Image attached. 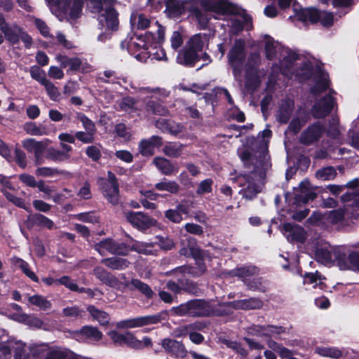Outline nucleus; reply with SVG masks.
<instances>
[{
    "label": "nucleus",
    "mask_w": 359,
    "mask_h": 359,
    "mask_svg": "<svg viewBox=\"0 0 359 359\" xmlns=\"http://www.w3.org/2000/svg\"><path fill=\"white\" fill-rule=\"evenodd\" d=\"M200 4L205 11L213 12L215 19H225L226 16L231 15V26L236 31L251 27V18L226 0H201Z\"/></svg>",
    "instance_id": "nucleus-1"
},
{
    "label": "nucleus",
    "mask_w": 359,
    "mask_h": 359,
    "mask_svg": "<svg viewBox=\"0 0 359 359\" xmlns=\"http://www.w3.org/2000/svg\"><path fill=\"white\" fill-rule=\"evenodd\" d=\"M153 39V34L148 32L144 35L135 36L132 38L129 44L123 41L121 46L123 49L127 48L131 55L142 62H145L151 56L152 59L157 60H166V55L163 49H157L154 53L150 50Z\"/></svg>",
    "instance_id": "nucleus-2"
},
{
    "label": "nucleus",
    "mask_w": 359,
    "mask_h": 359,
    "mask_svg": "<svg viewBox=\"0 0 359 359\" xmlns=\"http://www.w3.org/2000/svg\"><path fill=\"white\" fill-rule=\"evenodd\" d=\"M210 37L206 34H196L187 43V48L179 53L177 61L184 65H193L198 60V52L208 45Z\"/></svg>",
    "instance_id": "nucleus-3"
},
{
    "label": "nucleus",
    "mask_w": 359,
    "mask_h": 359,
    "mask_svg": "<svg viewBox=\"0 0 359 359\" xmlns=\"http://www.w3.org/2000/svg\"><path fill=\"white\" fill-rule=\"evenodd\" d=\"M54 13L60 20L69 16L77 18L82 11V0H46Z\"/></svg>",
    "instance_id": "nucleus-4"
},
{
    "label": "nucleus",
    "mask_w": 359,
    "mask_h": 359,
    "mask_svg": "<svg viewBox=\"0 0 359 359\" xmlns=\"http://www.w3.org/2000/svg\"><path fill=\"white\" fill-rule=\"evenodd\" d=\"M177 316H189L192 317H203L211 315L214 311L212 306L201 299L189 301L172 309Z\"/></svg>",
    "instance_id": "nucleus-5"
},
{
    "label": "nucleus",
    "mask_w": 359,
    "mask_h": 359,
    "mask_svg": "<svg viewBox=\"0 0 359 359\" xmlns=\"http://www.w3.org/2000/svg\"><path fill=\"white\" fill-rule=\"evenodd\" d=\"M334 257L340 270L359 272V252L340 248L334 250Z\"/></svg>",
    "instance_id": "nucleus-6"
},
{
    "label": "nucleus",
    "mask_w": 359,
    "mask_h": 359,
    "mask_svg": "<svg viewBox=\"0 0 359 359\" xmlns=\"http://www.w3.org/2000/svg\"><path fill=\"white\" fill-rule=\"evenodd\" d=\"M296 18L303 22H320L325 27L331 26L333 23V15L331 13L320 12L313 8L299 10L296 13Z\"/></svg>",
    "instance_id": "nucleus-7"
},
{
    "label": "nucleus",
    "mask_w": 359,
    "mask_h": 359,
    "mask_svg": "<svg viewBox=\"0 0 359 359\" xmlns=\"http://www.w3.org/2000/svg\"><path fill=\"white\" fill-rule=\"evenodd\" d=\"M95 249L101 255H105L107 252L114 255H126L130 251L128 247L125 244L115 242L111 238H107L96 243L95 245Z\"/></svg>",
    "instance_id": "nucleus-8"
},
{
    "label": "nucleus",
    "mask_w": 359,
    "mask_h": 359,
    "mask_svg": "<svg viewBox=\"0 0 359 359\" xmlns=\"http://www.w3.org/2000/svg\"><path fill=\"white\" fill-rule=\"evenodd\" d=\"M198 0L180 1L165 0V12L170 18H176L187 11L190 12L192 6L196 4Z\"/></svg>",
    "instance_id": "nucleus-9"
},
{
    "label": "nucleus",
    "mask_w": 359,
    "mask_h": 359,
    "mask_svg": "<svg viewBox=\"0 0 359 359\" xmlns=\"http://www.w3.org/2000/svg\"><path fill=\"white\" fill-rule=\"evenodd\" d=\"M265 50L266 56L269 60L277 57L278 53L280 54V56L278 57L279 59H280L281 57L284 58L287 57V60H288L290 62L296 59L295 53H290L289 50L282 48L279 43H275L273 40L269 37L266 39Z\"/></svg>",
    "instance_id": "nucleus-10"
},
{
    "label": "nucleus",
    "mask_w": 359,
    "mask_h": 359,
    "mask_svg": "<svg viewBox=\"0 0 359 359\" xmlns=\"http://www.w3.org/2000/svg\"><path fill=\"white\" fill-rule=\"evenodd\" d=\"M124 216L131 225L141 230L147 229L156 224V221L142 212L126 211Z\"/></svg>",
    "instance_id": "nucleus-11"
},
{
    "label": "nucleus",
    "mask_w": 359,
    "mask_h": 359,
    "mask_svg": "<svg viewBox=\"0 0 359 359\" xmlns=\"http://www.w3.org/2000/svg\"><path fill=\"white\" fill-rule=\"evenodd\" d=\"M115 0H104L105 8L98 17L99 22L102 27L112 30L118 27V13L111 6H107V4H111Z\"/></svg>",
    "instance_id": "nucleus-12"
},
{
    "label": "nucleus",
    "mask_w": 359,
    "mask_h": 359,
    "mask_svg": "<svg viewBox=\"0 0 359 359\" xmlns=\"http://www.w3.org/2000/svg\"><path fill=\"white\" fill-rule=\"evenodd\" d=\"M48 142V140H45L43 142H39L34 139L28 138L23 140L22 144L27 151L34 154L35 163L36 164L39 165L43 163V154Z\"/></svg>",
    "instance_id": "nucleus-13"
},
{
    "label": "nucleus",
    "mask_w": 359,
    "mask_h": 359,
    "mask_svg": "<svg viewBox=\"0 0 359 359\" xmlns=\"http://www.w3.org/2000/svg\"><path fill=\"white\" fill-rule=\"evenodd\" d=\"M244 47V41L238 40L229 54V61L233 68L235 76H237V74L240 72V65L242 64L245 57Z\"/></svg>",
    "instance_id": "nucleus-14"
},
{
    "label": "nucleus",
    "mask_w": 359,
    "mask_h": 359,
    "mask_svg": "<svg viewBox=\"0 0 359 359\" xmlns=\"http://www.w3.org/2000/svg\"><path fill=\"white\" fill-rule=\"evenodd\" d=\"M156 322L157 318L155 316H142L118 321L116 323V327L118 329H131L140 327Z\"/></svg>",
    "instance_id": "nucleus-15"
},
{
    "label": "nucleus",
    "mask_w": 359,
    "mask_h": 359,
    "mask_svg": "<svg viewBox=\"0 0 359 359\" xmlns=\"http://www.w3.org/2000/svg\"><path fill=\"white\" fill-rule=\"evenodd\" d=\"M294 195V200L297 204H306L316 197L308 180H304L299 184V188L295 189Z\"/></svg>",
    "instance_id": "nucleus-16"
},
{
    "label": "nucleus",
    "mask_w": 359,
    "mask_h": 359,
    "mask_svg": "<svg viewBox=\"0 0 359 359\" xmlns=\"http://www.w3.org/2000/svg\"><path fill=\"white\" fill-rule=\"evenodd\" d=\"M239 182L244 188L241 191L243 196L252 199L260 191L259 187L255 183V179L250 175H243L238 177Z\"/></svg>",
    "instance_id": "nucleus-17"
},
{
    "label": "nucleus",
    "mask_w": 359,
    "mask_h": 359,
    "mask_svg": "<svg viewBox=\"0 0 359 359\" xmlns=\"http://www.w3.org/2000/svg\"><path fill=\"white\" fill-rule=\"evenodd\" d=\"M72 335L77 341H99L102 338V333L97 327L90 325L83 326L81 330L74 331Z\"/></svg>",
    "instance_id": "nucleus-18"
},
{
    "label": "nucleus",
    "mask_w": 359,
    "mask_h": 359,
    "mask_svg": "<svg viewBox=\"0 0 359 359\" xmlns=\"http://www.w3.org/2000/svg\"><path fill=\"white\" fill-rule=\"evenodd\" d=\"M336 249H340V247H330L325 245L316 251V260L325 266H332L336 264L334 252Z\"/></svg>",
    "instance_id": "nucleus-19"
},
{
    "label": "nucleus",
    "mask_w": 359,
    "mask_h": 359,
    "mask_svg": "<svg viewBox=\"0 0 359 359\" xmlns=\"http://www.w3.org/2000/svg\"><path fill=\"white\" fill-rule=\"evenodd\" d=\"M222 306L235 309L248 310L260 309L263 306V303L258 298H250L224 303Z\"/></svg>",
    "instance_id": "nucleus-20"
},
{
    "label": "nucleus",
    "mask_w": 359,
    "mask_h": 359,
    "mask_svg": "<svg viewBox=\"0 0 359 359\" xmlns=\"http://www.w3.org/2000/svg\"><path fill=\"white\" fill-rule=\"evenodd\" d=\"M283 232L287 241L303 242L306 238V233L302 227L296 224L286 223L283 224Z\"/></svg>",
    "instance_id": "nucleus-21"
},
{
    "label": "nucleus",
    "mask_w": 359,
    "mask_h": 359,
    "mask_svg": "<svg viewBox=\"0 0 359 359\" xmlns=\"http://www.w3.org/2000/svg\"><path fill=\"white\" fill-rule=\"evenodd\" d=\"M162 145V140L158 136H151L149 139L142 140L139 144V151L142 156H150L154 154V149Z\"/></svg>",
    "instance_id": "nucleus-22"
},
{
    "label": "nucleus",
    "mask_w": 359,
    "mask_h": 359,
    "mask_svg": "<svg viewBox=\"0 0 359 359\" xmlns=\"http://www.w3.org/2000/svg\"><path fill=\"white\" fill-rule=\"evenodd\" d=\"M334 102L330 95L325 96L318 101L313 108V114L316 118H323L327 115L333 107Z\"/></svg>",
    "instance_id": "nucleus-23"
},
{
    "label": "nucleus",
    "mask_w": 359,
    "mask_h": 359,
    "mask_svg": "<svg viewBox=\"0 0 359 359\" xmlns=\"http://www.w3.org/2000/svg\"><path fill=\"white\" fill-rule=\"evenodd\" d=\"M163 348L169 353L177 357H183L186 354V348L184 344L172 339H164L162 340Z\"/></svg>",
    "instance_id": "nucleus-24"
},
{
    "label": "nucleus",
    "mask_w": 359,
    "mask_h": 359,
    "mask_svg": "<svg viewBox=\"0 0 359 359\" xmlns=\"http://www.w3.org/2000/svg\"><path fill=\"white\" fill-rule=\"evenodd\" d=\"M293 108L294 102L292 100H285L283 101L277 111V121L280 123H286L291 116Z\"/></svg>",
    "instance_id": "nucleus-25"
},
{
    "label": "nucleus",
    "mask_w": 359,
    "mask_h": 359,
    "mask_svg": "<svg viewBox=\"0 0 359 359\" xmlns=\"http://www.w3.org/2000/svg\"><path fill=\"white\" fill-rule=\"evenodd\" d=\"M323 133L322 126L318 124H314L309 127L301 136V142L304 144H311L317 140Z\"/></svg>",
    "instance_id": "nucleus-26"
},
{
    "label": "nucleus",
    "mask_w": 359,
    "mask_h": 359,
    "mask_svg": "<svg viewBox=\"0 0 359 359\" xmlns=\"http://www.w3.org/2000/svg\"><path fill=\"white\" fill-rule=\"evenodd\" d=\"M102 192L104 198L113 205L119 203L118 184H104L102 187Z\"/></svg>",
    "instance_id": "nucleus-27"
},
{
    "label": "nucleus",
    "mask_w": 359,
    "mask_h": 359,
    "mask_svg": "<svg viewBox=\"0 0 359 359\" xmlns=\"http://www.w3.org/2000/svg\"><path fill=\"white\" fill-rule=\"evenodd\" d=\"M258 269L254 266H247L236 268L230 271L232 276H237L243 281L250 280L252 277L258 274Z\"/></svg>",
    "instance_id": "nucleus-28"
},
{
    "label": "nucleus",
    "mask_w": 359,
    "mask_h": 359,
    "mask_svg": "<svg viewBox=\"0 0 359 359\" xmlns=\"http://www.w3.org/2000/svg\"><path fill=\"white\" fill-rule=\"evenodd\" d=\"M1 32L4 34L6 39L12 44H16L20 41V36L23 29L16 25L10 26L6 25Z\"/></svg>",
    "instance_id": "nucleus-29"
},
{
    "label": "nucleus",
    "mask_w": 359,
    "mask_h": 359,
    "mask_svg": "<svg viewBox=\"0 0 359 359\" xmlns=\"http://www.w3.org/2000/svg\"><path fill=\"white\" fill-rule=\"evenodd\" d=\"M153 163L163 175H170L174 172H177V169L175 168L171 162L163 157L154 158Z\"/></svg>",
    "instance_id": "nucleus-30"
},
{
    "label": "nucleus",
    "mask_w": 359,
    "mask_h": 359,
    "mask_svg": "<svg viewBox=\"0 0 359 359\" xmlns=\"http://www.w3.org/2000/svg\"><path fill=\"white\" fill-rule=\"evenodd\" d=\"M180 255L184 256H191L196 261V264L198 265L200 271L203 272L205 271V268L202 263L201 262V259L204 258V253L198 248L191 247V248H182L180 251Z\"/></svg>",
    "instance_id": "nucleus-31"
},
{
    "label": "nucleus",
    "mask_w": 359,
    "mask_h": 359,
    "mask_svg": "<svg viewBox=\"0 0 359 359\" xmlns=\"http://www.w3.org/2000/svg\"><path fill=\"white\" fill-rule=\"evenodd\" d=\"M94 275L100 280L102 283L110 287H117L118 280L117 279L109 273L105 269L102 267H96L94 269Z\"/></svg>",
    "instance_id": "nucleus-32"
},
{
    "label": "nucleus",
    "mask_w": 359,
    "mask_h": 359,
    "mask_svg": "<svg viewBox=\"0 0 359 359\" xmlns=\"http://www.w3.org/2000/svg\"><path fill=\"white\" fill-rule=\"evenodd\" d=\"M87 311L89 312L93 319L97 321L100 325H107L109 323L110 317L107 312L100 310L93 305L88 306Z\"/></svg>",
    "instance_id": "nucleus-33"
},
{
    "label": "nucleus",
    "mask_w": 359,
    "mask_h": 359,
    "mask_svg": "<svg viewBox=\"0 0 359 359\" xmlns=\"http://www.w3.org/2000/svg\"><path fill=\"white\" fill-rule=\"evenodd\" d=\"M271 137V131L269 128L264 129L257 136V141L259 142V147L263 155V160L260 161V165L262 167H264V161L266 160V151Z\"/></svg>",
    "instance_id": "nucleus-34"
},
{
    "label": "nucleus",
    "mask_w": 359,
    "mask_h": 359,
    "mask_svg": "<svg viewBox=\"0 0 359 359\" xmlns=\"http://www.w3.org/2000/svg\"><path fill=\"white\" fill-rule=\"evenodd\" d=\"M120 110L133 113L140 109V104L138 101L131 97H123L118 104Z\"/></svg>",
    "instance_id": "nucleus-35"
},
{
    "label": "nucleus",
    "mask_w": 359,
    "mask_h": 359,
    "mask_svg": "<svg viewBox=\"0 0 359 359\" xmlns=\"http://www.w3.org/2000/svg\"><path fill=\"white\" fill-rule=\"evenodd\" d=\"M27 222H30L32 225H36L41 227H46L48 229L54 228L53 222L43 215L36 214L29 216Z\"/></svg>",
    "instance_id": "nucleus-36"
},
{
    "label": "nucleus",
    "mask_w": 359,
    "mask_h": 359,
    "mask_svg": "<svg viewBox=\"0 0 359 359\" xmlns=\"http://www.w3.org/2000/svg\"><path fill=\"white\" fill-rule=\"evenodd\" d=\"M24 130L30 135L42 136L48 134V130L43 124L36 125L35 123H27L23 127Z\"/></svg>",
    "instance_id": "nucleus-37"
},
{
    "label": "nucleus",
    "mask_w": 359,
    "mask_h": 359,
    "mask_svg": "<svg viewBox=\"0 0 359 359\" xmlns=\"http://www.w3.org/2000/svg\"><path fill=\"white\" fill-rule=\"evenodd\" d=\"M102 263L107 267L115 270L125 269L129 265V262L126 259L120 257L104 259L102 260Z\"/></svg>",
    "instance_id": "nucleus-38"
},
{
    "label": "nucleus",
    "mask_w": 359,
    "mask_h": 359,
    "mask_svg": "<svg viewBox=\"0 0 359 359\" xmlns=\"http://www.w3.org/2000/svg\"><path fill=\"white\" fill-rule=\"evenodd\" d=\"M130 23L133 29H144L149 27L150 20L144 14L133 13L130 17Z\"/></svg>",
    "instance_id": "nucleus-39"
},
{
    "label": "nucleus",
    "mask_w": 359,
    "mask_h": 359,
    "mask_svg": "<svg viewBox=\"0 0 359 359\" xmlns=\"http://www.w3.org/2000/svg\"><path fill=\"white\" fill-rule=\"evenodd\" d=\"M30 304L37 306L40 310L46 311L51 308L52 304L45 297L40 294H34L28 297Z\"/></svg>",
    "instance_id": "nucleus-40"
},
{
    "label": "nucleus",
    "mask_w": 359,
    "mask_h": 359,
    "mask_svg": "<svg viewBox=\"0 0 359 359\" xmlns=\"http://www.w3.org/2000/svg\"><path fill=\"white\" fill-rule=\"evenodd\" d=\"M46 158L55 162H62L68 160L70 155L53 147H50L46 151Z\"/></svg>",
    "instance_id": "nucleus-41"
},
{
    "label": "nucleus",
    "mask_w": 359,
    "mask_h": 359,
    "mask_svg": "<svg viewBox=\"0 0 359 359\" xmlns=\"http://www.w3.org/2000/svg\"><path fill=\"white\" fill-rule=\"evenodd\" d=\"M131 249L144 255H154L156 250L152 243L135 242Z\"/></svg>",
    "instance_id": "nucleus-42"
},
{
    "label": "nucleus",
    "mask_w": 359,
    "mask_h": 359,
    "mask_svg": "<svg viewBox=\"0 0 359 359\" xmlns=\"http://www.w3.org/2000/svg\"><path fill=\"white\" fill-rule=\"evenodd\" d=\"M323 278L318 273H306L304 278V284L312 285L313 288H320V290L324 289V283Z\"/></svg>",
    "instance_id": "nucleus-43"
},
{
    "label": "nucleus",
    "mask_w": 359,
    "mask_h": 359,
    "mask_svg": "<svg viewBox=\"0 0 359 359\" xmlns=\"http://www.w3.org/2000/svg\"><path fill=\"white\" fill-rule=\"evenodd\" d=\"M315 353L323 356L329 357L334 359L339 358L342 355V352L337 348L332 347H316Z\"/></svg>",
    "instance_id": "nucleus-44"
},
{
    "label": "nucleus",
    "mask_w": 359,
    "mask_h": 359,
    "mask_svg": "<svg viewBox=\"0 0 359 359\" xmlns=\"http://www.w3.org/2000/svg\"><path fill=\"white\" fill-rule=\"evenodd\" d=\"M183 149V145L179 142H170L163 147V153L172 158L178 157L181 155Z\"/></svg>",
    "instance_id": "nucleus-45"
},
{
    "label": "nucleus",
    "mask_w": 359,
    "mask_h": 359,
    "mask_svg": "<svg viewBox=\"0 0 359 359\" xmlns=\"http://www.w3.org/2000/svg\"><path fill=\"white\" fill-rule=\"evenodd\" d=\"M155 187L158 191H166L170 194H176L180 189V187L177 182L165 179L156 184Z\"/></svg>",
    "instance_id": "nucleus-46"
},
{
    "label": "nucleus",
    "mask_w": 359,
    "mask_h": 359,
    "mask_svg": "<svg viewBox=\"0 0 359 359\" xmlns=\"http://www.w3.org/2000/svg\"><path fill=\"white\" fill-rule=\"evenodd\" d=\"M29 73L31 77L42 86L49 81L46 77V72L36 65L30 67Z\"/></svg>",
    "instance_id": "nucleus-47"
},
{
    "label": "nucleus",
    "mask_w": 359,
    "mask_h": 359,
    "mask_svg": "<svg viewBox=\"0 0 359 359\" xmlns=\"http://www.w3.org/2000/svg\"><path fill=\"white\" fill-rule=\"evenodd\" d=\"M13 263L16 266L20 268L23 273L31 280L34 282L39 281L38 277L29 269L28 264L26 262L20 258H15Z\"/></svg>",
    "instance_id": "nucleus-48"
},
{
    "label": "nucleus",
    "mask_w": 359,
    "mask_h": 359,
    "mask_svg": "<svg viewBox=\"0 0 359 359\" xmlns=\"http://www.w3.org/2000/svg\"><path fill=\"white\" fill-rule=\"evenodd\" d=\"M130 285L135 289L138 290L147 298H151L154 295V292L151 287L146 283L142 282L138 279H133Z\"/></svg>",
    "instance_id": "nucleus-49"
},
{
    "label": "nucleus",
    "mask_w": 359,
    "mask_h": 359,
    "mask_svg": "<svg viewBox=\"0 0 359 359\" xmlns=\"http://www.w3.org/2000/svg\"><path fill=\"white\" fill-rule=\"evenodd\" d=\"M43 86L45 88L46 93L51 100L57 102L60 100L61 93L50 80L47 81Z\"/></svg>",
    "instance_id": "nucleus-50"
},
{
    "label": "nucleus",
    "mask_w": 359,
    "mask_h": 359,
    "mask_svg": "<svg viewBox=\"0 0 359 359\" xmlns=\"http://www.w3.org/2000/svg\"><path fill=\"white\" fill-rule=\"evenodd\" d=\"M336 174L337 172L332 167H327L318 170L316 176L320 180H331L335 177Z\"/></svg>",
    "instance_id": "nucleus-51"
},
{
    "label": "nucleus",
    "mask_w": 359,
    "mask_h": 359,
    "mask_svg": "<svg viewBox=\"0 0 359 359\" xmlns=\"http://www.w3.org/2000/svg\"><path fill=\"white\" fill-rule=\"evenodd\" d=\"M190 12L194 14L201 27L205 28L210 19V15L206 13H202L201 11L194 7V6H192L190 9Z\"/></svg>",
    "instance_id": "nucleus-52"
},
{
    "label": "nucleus",
    "mask_w": 359,
    "mask_h": 359,
    "mask_svg": "<svg viewBox=\"0 0 359 359\" xmlns=\"http://www.w3.org/2000/svg\"><path fill=\"white\" fill-rule=\"evenodd\" d=\"M123 344L136 349H142V344L131 332H126Z\"/></svg>",
    "instance_id": "nucleus-53"
},
{
    "label": "nucleus",
    "mask_w": 359,
    "mask_h": 359,
    "mask_svg": "<svg viewBox=\"0 0 359 359\" xmlns=\"http://www.w3.org/2000/svg\"><path fill=\"white\" fill-rule=\"evenodd\" d=\"M327 212H315L310 217L309 222L314 225L323 226L327 222Z\"/></svg>",
    "instance_id": "nucleus-54"
},
{
    "label": "nucleus",
    "mask_w": 359,
    "mask_h": 359,
    "mask_svg": "<svg viewBox=\"0 0 359 359\" xmlns=\"http://www.w3.org/2000/svg\"><path fill=\"white\" fill-rule=\"evenodd\" d=\"M344 217V211L341 209L327 212V219L328 223L337 224Z\"/></svg>",
    "instance_id": "nucleus-55"
},
{
    "label": "nucleus",
    "mask_w": 359,
    "mask_h": 359,
    "mask_svg": "<svg viewBox=\"0 0 359 359\" xmlns=\"http://www.w3.org/2000/svg\"><path fill=\"white\" fill-rule=\"evenodd\" d=\"M1 191L8 201H11L18 207H20L27 210H28L25 204V202L21 198L11 194L8 190H6V189H2Z\"/></svg>",
    "instance_id": "nucleus-56"
},
{
    "label": "nucleus",
    "mask_w": 359,
    "mask_h": 359,
    "mask_svg": "<svg viewBox=\"0 0 359 359\" xmlns=\"http://www.w3.org/2000/svg\"><path fill=\"white\" fill-rule=\"evenodd\" d=\"M147 108L148 111L161 116L166 115L168 113V109L165 107L158 103L156 104L154 101L149 102L147 104Z\"/></svg>",
    "instance_id": "nucleus-57"
},
{
    "label": "nucleus",
    "mask_w": 359,
    "mask_h": 359,
    "mask_svg": "<svg viewBox=\"0 0 359 359\" xmlns=\"http://www.w3.org/2000/svg\"><path fill=\"white\" fill-rule=\"evenodd\" d=\"M285 332V328L283 327L269 325L265 326L264 336L276 337Z\"/></svg>",
    "instance_id": "nucleus-58"
},
{
    "label": "nucleus",
    "mask_w": 359,
    "mask_h": 359,
    "mask_svg": "<svg viewBox=\"0 0 359 359\" xmlns=\"http://www.w3.org/2000/svg\"><path fill=\"white\" fill-rule=\"evenodd\" d=\"M63 285L66 286L67 288L72 291H78L79 292H81L83 291L84 288H79L78 285L70 279L69 276H62V278L58 279V285Z\"/></svg>",
    "instance_id": "nucleus-59"
},
{
    "label": "nucleus",
    "mask_w": 359,
    "mask_h": 359,
    "mask_svg": "<svg viewBox=\"0 0 359 359\" xmlns=\"http://www.w3.org/2000/svg\"><path fill=\"white\" fill-rule=\"evenodd\" d=\"M341 199L344 202H351L350 205L359 206V191L352 190L343 195Z\"/></svg>",
    "instance_id": "nucleus-60"
},
{
    "label": "nucleus",
    "mask_w": 359,
    "mask_h": 359,
    "mask_svg": "<svg viewBox=\"0 0 359 359\" xmlns=\"http://www.w3.org/2000/svg\"><path fill=\"white\" fill-rule=\"evenodd\" d=\"M77 140L84 144L91 143L95 140V133L78 131L75 133Z\"/></svg>",
    "instance_id": "nucleus-61"
},
{
    "label": "nucleus",
    "mask_w": 359,
    "mask_h": 359,
    "mask_svg": "<svg viewBox=\"0 0 359 359\" xmlns=\"http://www.w3.org/2000/svg\"><path fill=\"white\" fill-rule=\"evenodd\" d=\"M165 216L169 221L176 224H179L183 220L182 215L176 209L166 210Z\"/></svg>",
    "instance_id": "nucleus-62"
},
{
    "label": "nucleus",
    "mask_w": 359,
    "mask_h": 359,
    "mask_svg": "<svg viewBox=\"0 0 359 359\" xmlns=\"http://www.w3.org/2000/svg\"><path fill=\"white\" fill-rule=\"evenodd\" d=\"M48 75L50 79L60 80L65 76V73L60 67L50 66L48 71Z\"/></svg>",
    "instance_id": "nucleus-63"
},
{
    "label": "nucleus",
    "mask_w": 359,
    "mask_h": 359,
    "mask_svg": "<svg viewBox=\"0 0 359 359\" xmlns=\"http://www.w3.org/2000/svg\"><path fill=\"white\" fill-rule=\"evenodd\" d=\"M67 350L60 348H53L48 353L46 359H65Z\"/></svg>",
    "instance_id": "nucleus-64"
}]
</instances>
